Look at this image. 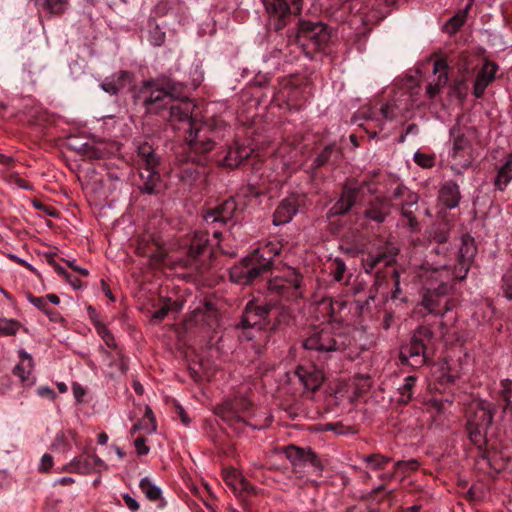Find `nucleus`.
Here are the masks:
<instances>
[{
    "label": "nucleus",
    "instance_id": "nucleus-57",
    "mask_svg": "<svg viewBox=\"0 0 512 512\" xmlns=\"http://www.w3.org/2000/svg\"><path fill=\"white\" fill-rule=\"evenodd\" d=\"M53 466V457L50 454H44L41 458L38 470L47 473Z\"/></svg>",
    "mask_w": 512,
    "mask_h": 512
},
{
    "label": "nucleus",
    "instance_id": "nucleus-18",
    "mask_svg": "<svg viewBox=\"0 0 512 512\" xmlns=\"http://www.w3.org/2000/svg\"><path fill=\"white\" fill-rule=\"evenodd\" d=\"M295 373L304 389L310 392L318 390L324 380L323 371L314 365L299 366Z\"/></svg>",
    "mask_w": 512,
    "mask_h": 512
},
{
    "label": "nucleus",
    "instance_id": "nucleus-58",
    "mask_svg": "<svg viewBox=\"0 0 512 512\" xmlns=\"http://www.w3.org/2000/svg\"><path fill=\"white\" fill-rule=\"evenodd\" d=\"M381 114L382 116L387 119V120H392L395 118L396 114L394 112V106L392 104H384L382 107H381Z\"/></svg>",
    "mask_w": 512,
    "mask_h": 512
},
{
    "label": "nucleus",
    "instance_id": "nucleus-14",
    "mask_svg": "<svg viewBox=\"0 0 512 512\" xmlns=\"http://www.w3.org/2000/svg\"><path fill=\"white\" fill-rule=\"evenodd\" d=\"M498 69L499 67L496 63L490 60L484 61L476 74L473 85V95L476 98H481L484 95L486 88L495 80Z\"/></svg>",
    "mask_w": 512,
    "mask_h": 512
},
{
    "label": "nucleus",
    "instance_id": "nucleus-55",
    "mask_svg": "<svg viewBox=\"0 0 512 512\" xmlns=\"http://www.w3.org/2000/svg\"><path fill=\"white\" fill-rule=\"evenodd\" d=\"M333 265H334V271H333L334 279L336 281H341L343 278V274L346 270L345 263L341 259L336 258L333 262Z\"/></svg>",
    "mask_w": 512,
    "mask_h": 512
},
{
    "label": "nucleus",
    "instance_id": "nucleus-29",
    "mask_svg": "<svg viewBox=\"0 0 512 512\" xmlns=\"http://www.w3.org/2000/svg\"><path fill=\"white\" fill-rule=\"evenodd\" d=\"M20 362L13 368V374L17 376L22 383L29 385L34 384V380H30L31 373L34 369L32 356L24 350L19 351Z\"/></svg>",
    "mask_w": 512,
    "mask_h": 512
},
{
    "label": "nucleus",
    "instance_id": "nucleus-28",
    "mask_svg": "<svg viewBox=\"0 0 512 512\" xmlns=\"http://www.w3.org/2000/svg\"><path fill=\"white\" fill-rule=\"evenodd\" d=\"M390 214V204L385 198L376 197L373 199L368 208L364 211V217L366 219L382 223L386 217Z\"/></svg>",
    "mask_w": 512,
    "mask_h": 512
},
{
    "label": "nucleus",
    "instance_id": "nucleus-64",
    "mask_svg": "<svg viewBox=\"0 0 512 512\" xmlns=\"http://www.w3.org/2000/svg\"><path fill=\"white\" fill-rule=\"evenodd\" d=\"M344 306V302H341L339 300L330 301L329 307H330V315L333 316L334 314L338 313L339 310Z\"/></svg>",
    "mask_w": 512,
    "mask_h": 512
},
{
    "label": "nucleus",
    "instance_id": "nucleus-61",
    "mask_svg": "<svg viewBox=\"0 0 512 512\" xmlns=\"http://www.w3.org/2000/svg\"><path fill=\"white\" fill-rule=\"evenodd\" d=\"M123 500L130 510L136 511L139 509V503L137 502V500L135 498H133L129 494H124Z\"/></svg>",
    "mask_w": 512,
    "mask_h": 512
},
{
    "label": "nucleus",
    "instance_id": "nucleus-40",
    "mask_svg": "<svg viewBox=\"0 0 512 512\" xmlns=\"http://www.w3.org/2000/svg\"><path fill=\"white\" fill-rule=\"evenodd\" d=\"M153 242L156 241L150 234L140 236L137 242L136 252L141 256L149 255V252L153 249Z\"/></svg>",
    "mask_w": 512,
    "mask_h": 512
},
{
    "label": "nucleus",
    "instance_id": "nucleus-54",
    "mask_svg": "<svg viewBox=\"0 0 512 512\" xmlns=\"http://www.w3.org/2000/svg\"><path fill=\"white\" fill-rule=\"evenodd\" d=\"M7 181L9 184H14L18 186L19 188L30 190L32 189V185L29 183H26L17 173H12L7 177Z\"/></svg>",
    "mask_w": 512,
    "mask_h": 512
},
{
    "label": "nucleus",
    "instance_id": "nucleus-36",
    "mask_svg": "<svg viewBox=\"0 0 512 512\" xmlns=\"http://www.w3.org/2000/svg\"><path fill=\"white\" fill-rule=\"evenodd\" d=\"M191 161L192 163H185L179 171L180 180L186 184L194 183L199 177V171L195 163L197 165L199 164L196 161H193L192 159Z\"/></svg>",
    "mask_w": 512,
    "mask_h": 512
},
{
    "label": "nucleus",
    "instance_id": "nucleus-25",
    "mask_svg": "<svg viewBox=\"0 0 512 512\" xmlns=\"http://www.w3.org/2000/svg\"><path fill=\"white\" fill-rule=\"evenodd\" d=\"M132 82V75L127 71H118L106 78L101 88L110 95H117L119 92L128 87Z\"/></svg>",
    "mask_w": 512,
    "mask_h": 512
},
{
    "label": "nucleus",
    "instance_id": "nucleus-2",
    "mask_svg": "<svg viewBox=\"0 0 512 512\" xmlns=\"http://www.w3.org/2000/svg\"><path fill=\"white\" fill-rule=\"evenodd\" d=\"M228 130V125L218 118L192 123L185 137L190 159L204 166L207 163L206 155L215 148L218 140L224 138Z\"/></svg>",
    "mask_w": 512,
    "mask_h": 512
},
{
    "label": "nucleus",
    "instance_id": "nucleus-9",
    "mask_svg": "<svg viewBox=\"0 0 512 512\" xmlns=\"http://www.w3.org/2000/svg\"><path fill=\"white\" fill-rule=\"evenodd\" d=\"M208 232L196 231L190 241L187 257L172 262L174 267H182L202 273L200 257L208 250Z\"/></svg>",
    "mask_w": 512,
    "mask_h": 512
},
{
    "label": "nucleus",
    "instance_id": "nucleus-31",
    "mask_svg": "<svg viewBox=\"0 0 512 512\" xmlns=\"http://www.w3.org/2000/svg\"><path fill=\"white\" fill-rule=\"evenodd\" d=\"M418 200L419 197L416 193H408V200H404V202L400 203L402 216L407 219L411 229H415L418 225L415 217Z\"/></svg>",
    "mask_w": 512,
    "mask_h": 512
},
{
    "label": "nucleus",
    "instance_id": "nucleus-11",
    "mask_svg": "<svg viewBox=\"0 0 512 512\" xmlns=\"http://www.w3.org/2000/svg\"><path fill=\"white\" fill-rule=\"evenodd\" d=\"M263 5L275 31L283 30L294 14L286 0H263Z\"/></svg>",
    "mask_w": 512,
    "mask_h": 512
},
{
    "label": "nucleus",
    "instance_id": "nucleus-35",
    "mask_svg": "<svg viewBox=\"0 0 512 512\" xmlns=\"http://www.w3.org/2000/svg\"><path fill=\"white\" fill-rule=\"evenodd\" d=\"M512 382L509 379L501 381L500 397L505 402L504 412L512 420Z\"/></svg>",
    "mask_w": 512,
    "mask_h": 512
},
{
    "label": "nucleus",
    "instance_id": "nucleus-63",
    "mask_svg": "<svg viewBox=\"0 0 512 512\" xmlns=\"http://www.w3.org/2000/svg\"><path fill=\"white\" fill-rule=\"evenodd\" d=\"M169 310L170 307L168 305H164L153 313L152 318L161 321L168 315Z\"/></svg>",
    "mask_w": 512,
    "mask_h": 512
},
{
    "label": "nucleus",
    "instance_id": "nucleus-5",
    "mask_svg": "<svg viewBox=\"0 0 512 512\" xmlns=\"http://www.w3.org/2000/svg\"><path fill=\"white\" fill-rule=\"evenodd\" d=\"M451 290L452 286L447 282L441 281L437 287H434L431 282L423 295L422 305L429 313L444 315L455 305L454 300L449 296Z\"/></svg>",
    "mask_w": 512,
    "mask_h": 512
},
{
    "label": "nucleus",
    "instance_id": "nucleus-27",
    "mask_svg": "<svg viewBox=\"0 0 512 512\" xmlns=\"http://www.w3.org/2000/svg\"><path fill=\"white\" fill-rule=\"evenodd\" d=\"M138 171L141 180L139 183L140 191L146 194L156 193L157 186L161 182V176L157 171V167L138 168Z\"/></svg>",
    "mask_w": 512,
    "mask_h": 512
},
{
    "label": "nucleus",
    "instance_id": "nucleus-51",
    "mask_svg": "<svg viewBox=\"0 0 512 512\" xmlns=\"http://www.w3.org/2000/svg\"><path fill=\"white\" fill-rule=\"evenodd\" d=\"M27 300L35 307H37L39 310H41L43 313L48 308L47 301L45 297H36L32 293L27 292L26 293Z\"/></svg>",
    "mask_w": 512,
    "mask_h": 512
},
{
    "label": "nucleus",
    "instance_id": "nucleus-47",
    "mask_svg": "<svg viewBox=\"0 0 512 512\" xmlns=\"http://www.w3.org/2000/svg\"><path fill=\"white\" fill-rule=\"evenodd\" d=\"M413 158L415 163L423 168H431L435 164V157L431 154L417 151Z\"/></svg>",
    "mask_w": 512,
    "mask_h": 512
},
{
    "label": "nucleus",
    "instance_id": "nucleus-41",
    "mask_svg": "<svg viewBox=\"0 0 512 512\" xmlns=\"http://www.w3.org/2000/svg\"><path fill=\"white\" fill-rule=\"evenodd\" d=\"M21 324L14 319L2 318L0 319V335L11 336L15 335Z\"/></svg>",
    "mask_w": 512,
    "mask_h": 512
},
{
    "label": "nucleus",
    "instance_id": "nucleus-38",
    "mask_svg": "<svg viewBox=\"0 0 512 512\" xmlns=\"http://www.w3.org/2000/svg\"><path fill=\"white\" fill-rule=\"evenodd\" d=\"M139 487L145 494L146 498L150 501L159 500L162 496L161 489L155 484H153L148 477H144L141 479Z\"/></svg>",
    "mask_w": 512,
    "mask_h": 512
},
{
    "label": "nucleus",
    "instance_id": "nucleus-50",
    "mask_svg": "<svg viewBox=\"0 0 512 512\" xmlns=\"http://www.w3.org/2000/svg\"><path fill=\"white\" fill-rule=\"evenodd\" d=\"M79 150L89 158H100L102 157V150L98 145H91L85 143Z\"/></svg>",
    "mask_w": 512,
    "mask_h": 512
},
{
    "label": "nucleus",
    "instance_id": "nucleus-23",
    "mask_svg": "<svg viewBox=\"0 0 512 512\" xmlns=\"http://www.w3.org/2000/svg\"><path fill=\"white\" fill-rule=\"evenodd\" d=\"M448 65L442 59H437L433 64V73L436 76L427 86L426 93L430 98H434L440 93L448 82Z\"/></svg>",
    "mask_w": 512,
    "mask_h": 512
},
{
    "label": "nucleus",
    "instance_id": "nucleus-10",
    "mask_svg": "<svg viewBox=\"0 0 512 512\" xmlns=\"http://www.w3.org/2000/svg\"><path fill=\"white\" fill-rule=\"evenodd\" d=\"M329 40L327 26L322 22H311L300 20L296 34V41L305 45L306 41L313 44L315 49H319Z\"/></svg>",
    "mask_w": 512,
    "mask_h": 512
},
{
    "label": "nucleus",
    "instance_id": "nucleus-49",
    "mask_svg": "<svg viewBox=\"0 0 512 512\" xmlns=\"http://www.w3.org/2000/svg\"><path fill=\"white\" fill-rule=\"evenodd\" d=\"M468 147V142L463 137H457L454 140L453 147L451 150V156L453 160H457L460 156L461 152L464 151Z\"/></svg>",
    "mask_w": 512,
    "mask_h": 512
},
{
    "label": "nucleus",
    "instance_id": "nucleus-1",
    "mask_svg": "<svg viewBox=\"0 0 512 512\" xmlns=\"http://www.w3.org/2000/svg\"><path fill=\"white\" fill-rule=\"evenodd\" d=\"M185 85L167 77L144 81L133 95L134 104L146 114H160L168 108L171 100L180 98Z\"/></svg>",
    "mask_w": 512,
    "mask_h": 512
},
{
    "label": "nucleus",
    "instance_id": "nucleus-3",
    "mask_svg": "<svg viewBox=\"0 0 512 512\" xmlns=\"http://www.w3.org/2000/svg\"><path fill=\"white\" fill-rule=\"evenodd\" d=\"M470 440L479 448L486 444V436L494 418L493 405L485 400L472 401L466 412Z\"/></svg>",
    "mask_w": 512,
    "mask_h": 512
},
{
    "label": "nucleus",
    "instance_id": "nucleus-30",
    "mask_svg": "<svg viewBox=\"0 0 512 512\" xmlns=\"http://www.w3.org/2000/svg\"><path fill=\"white\" fill-rule=\"evenodd\" d=\"M461 195L459 186L453 181H447L440 189L439 200L448 208L458 206Z\"/></svg>",
    "mask_w": 512,
    "mask_h": 512
},
{
    "label": "nucleus",
    "instance_id": "nucleus-56",
    "mask_svg": "<svg viewBox=\"0 0 512 512\" xmlns=\"http://www.w3.org/2000/svg\"><path fill=\"white\" fill-rule=\"evenodd\" d=\"M98 333L102 336L103 340L105 341L106 345L109 347H115V340L110 331L107 329L106 326H99L98 327Z\"/></svg>",
    "mask_w": 512,
    "mask_h": 512
},
{
    "label": "nucleus",
    "instance_id": "nucleus-37",
    "mask_svg": "<svg viewBox=\"0 0 512 512\" xmlns=\"http://www.w3.org/2000/svg\"><path fill=\"white\" fill-rule=\"evenodd\" d=\"M417 378L415 376H407L404 383L399 387V403L407 404L413 396V388L416 384Z\"/></svg>",
    "mask_w": 512,
    "mask_h": 512
},
{
    "label": "nucleus",
    "instance_id": "nucleus-33",
    "mask_svg": "<svg viewBox=\"0 0 512 512\" xmlns=\"http://www.w3.org/2000/svg\"><path fill=\"white\" fill-rule=\"evenodd\" d=\"M512 180V153L508 155L504 164L498 169L494 179V185L497 189L503 190Z\"/></svg>",
    "mask_w": 512,
    "mask_h": 512
},
{
    "label": "nucleus",
    "instance_id": "nucleus-44",
    "mask_svg": "<svg viewBox=\"0 0 512 512\" xmlns=\"http://www.w3.org/2000/svg\"><path fill=\"white\" fill-rule=\"evenodd\" d=\"M420 464L417 459H409L406 461H397L395 463V471L394 473H402L407 474L412 471H416L419 468Z\"/></svg>",
    "mask_w": 512,
    "mask_h": 512
},
{
    "label": "nucleus",
    "instance_id": "nucleus-42",
    "mask_svg": "<svg viewBox=\"0 0 512 512\" xmlns=\"http://www.w3.org/2000/svg\"><path fill=\"white\" fill-rule=\"evenodd\" d=\"M390 458L383 456L381 454H372L364 457V462H366L372 469L377 470L384 468L387 463L390 462Z\"/></svg>",
    "mask_w": 512,
    "mask_h": 512
},
{
    "label": "nucleus",
    "instance_id": "nucleus-46",
    "mask_svg": "<svg viewBox=\"0 0 512 512\" xmlns=\"http://www.w3.org/2000/svg\"><path fill=\"white\" fill-rule=\"evenodd\" d=\"M67 0H46L45 8L50 14L61 15L67 7Z\"/></svg>",
    "mask_w": 512,
    "mask_h": 512
},
{
    "label": "nucleus",
    "instance_id": "nucleus-26",
    "mask_svg": "<svg viewBox=\"0 0 512 512\" xmlns=\"http://www.w3.org/2000/svg\"><path fill=\"white\" fill-rule=\"evenodd\" d=\"M134 161L138 168L158 167L159 165V158L148 142L136 145Z\"/></svg>",
    "mask_w": 512,
    "mask_h": 512
},
{
    "label": "nucleus",
    "instance_id": "nucleus-39",
    "mask_svg": "<svg viewBox=\"0 0 512 512\" xmlns=\"http://www.w3.org/2000/svg\"><path fill=\"white\" fill-rule=\"evenodd\" d=\"M469 8V5L466 9ZM466 13L467 10H465L462 13H457L456 15L452 16L445 24L444 28L445 31L449 34H455L465 23L466 21Z\"/></svg>",
    "mask_w": 512,
    "mask_h": 512
},
{
    "label": "nucleus",
    "instance_id": "nucleus-4",
    "mask_svg": "<svg viewBox=\"0 0 512 512\" xmlns=\"http://www.w3.org/2000/svg\"><path fill=\"white\" fill-rule=\"evenodd\" d=\"M433 332L425 326L419 327L411 337L409 344L400 348L399 359L403 364L418 368L426 364V347L431 342Z\"/></svg>",
    "mask_w": 512,
    "mask_h": 512
},
{
    "label": "nucleus",
    "instance_id": "nucleus-21",
    "mask_svg": "<svg viewBox=\"0 0 512 512\" xmlns=\"http://www.w3.org/2000/svg\"><path fill=\"white\" fill-rule=\"evenodd\" d=\"M253 152L250 146L235 142L229 147L226 156L219 162V165L229 169L239 167L243 161L248 159Z\"/></svg>",
    "mask_w": 512,
    "mask_h": 512
},
{
    "label": "nucleus",
    "instance_id": "nucleus-8",
    "mask_svg": "<svg viewBox=\"0 0 512 512\" xmlns=\"http://www.w3.org/2000/svg\"><path fill=\"white\" fill-rule=\"evenodd\" d=\"M279 248L274 245H267L261 249L255 250L246 257L248 267V284L253 283L262 274L268 272L272 266V258L278 255Z\"/></svg>",
    "mask_w": 512,
    "mask_h": 512
},
{
    "label": "nucleus",
    "instance_id": "nucleus-15",
    "mask_svg": "<svg viewBox=\"0 0 512 512\" xmlns=\"http://www.w3.org/2000/svg\"><path fill=\"white\" fill-rule=\"evenodd\" d=\"M192 320L201 327L215 329L219 324V311L212 302L206 301L193 311Z\"/></svg>",
    "mask_w": 512,
    "mask_h": 512
},
{
    "label": "nucleus",
    "instance_id": "nucleus-62",
    "mask_svg": "<svg viewBox=\"0 0 512 512\" xmlns=\"http://www.w3.org/2000/svg\"><path fill=\"white\" fill-rule=\"evenodd\" d=\"M326 431H334L336 434H345L347 431L340 423H328L324 428Z\"/></svg>",
    "mask_w": 512,
    "mask_h": 512
},
{
    "label": "nucleus",
    "instance_id": "nucleus-34",
    "mask_svg": "<svg viewBox=\"0 0 512 512\" xmlns=\"http://www.w3.org/2000/svg\"><path fill=\"white\" fill-rule=\"evenodd\" d=\"M248 267L246 257L238 264L231 267L229 271L230 279L232 282L240 285H248Z\"/></svg>",
    "mask_w": 512,
    "mask_h": 512
},
{
    "label": "nucleus",
    "instance_id": "nucleus-53",
    "mask_svg": "<svg viewBox=\"0 0 512 512\" xmlns=\"http://www.w3.org/2000/svg\"><path fill=\"white\" fill-rule=\"evenodd\" d=\"M75 468L83 469V471H76L78 474H88L92 470V463L88 458H74Z\"/></svg>",
    "mask_w": 512,
    "mask_h": 512
},
{
    "label": "nucleus",
    "instance_id": "nucleus-45",
    "mask_svg": "<svg viewBox=\"0 0 512 512\" xmlns=\"http://www.w3.org/2000/svg\"><path fill=\"white\" fill-rule=\"evenodd\" d=\"M224 479L235 493L238 492V482L244 483V476L234 469L226 471Z\"/></svg>",
    "mask_w": 512,
    "mask_h": 512
},
{
    "label": "nucleus",
    "instance_id": "nucleus-43",
    "mask_svg": "<svg viewBox=\"0 0 512 512\" xmlns=\"http://www.w3.org/2000/svg\"><path fill=\"white\" fill-rule=\"evenodd\" d=\"M152 245L153 249L149 252V255H145V257H149L154 265L164 263L167 257L165 250L157 242H153Z\"/></svg>",
    "mask_w": 512,
    "mask_h": 512
},
{
    "label": "nucleus",
    "instance_id": "nucleus-59",
    "mask_svg": "<svg viewBox=\"0 0 512 512\" xmlns=\"http://www.w3.org/2000/svg\"><path fill=\"white\" fill-rule=\"evenodd\" d=\"M134 444L138 455L148 454L149 447L145 444V439L143 437L137 438Z\"/></svg>",
    "mask_w": 512,
    "mask_h": 512
},
{
    "label": "nucleus",
    "instance_id": "nucleus-20",
    "mask_svg": "<svg viewBox=\"0 0 512 512\" xmlns=\"http://www.w3.org/2000/svg\"><path fill=\"white\" fill-rule=\"evenodd\" d=\"M361 187L352 184H345L340 198L331 208L333 215H343L347 213L355 204Z\"/></svg>",
    "mask_w": 512,
    "mask_h": 512
},
{
    "label": "nucleus",
    "instance_id": "nucleus-22",
    "mask_svg": "<svg viewBox=\"0 0 512 512\" xmlns=\"http://www.w3.org/2000/svg\"><path fill=\"white\" fill-rule=\"evenodd\" d=\"M270 312V306L248 303L243 315L242 325L245 328L263 326Z\"/></svg>",
    "mask_w": 512,
    "mask_h": 512
},
{
    "label": "nucleus",
    "instance_id": "nucleus-7",
    "mask_svg": "<svg viewBox=\"0 0 512 512\" xmlns=\"http://www.w3.org/2000/svg\"><path fill=\"white\" fill-rule=\"evenodd\" d=\"M303 277L291 271L289 277H275L268 282V290L286 301H293L303 296Z\"/></svg>",
    "mask_w": 512,
    "mask_h": 512
},
{
    "label": "nucleus",
    "instance_id": "nucleus-13",
    "mask_svg": "<svg viewBox=\"0 0 512 512\" xmlns=\"http://www.w3.org/2000/svg\"><path fill=\"white\" fill-rule=\"evenodd\" d=\"M476 253L477 248L474 238L468 234L463 235L458 252V264L452 273L454 279L463 280L466 278Z\"/></svg>",
    "mask_w": 512,
    "mask_h": 512
},
{
    "label": "nucleus",
    "instance_id": "nucleus-12",
    "mask_svg": "<svg viewBox=\"0 0 512 512\" xmlns=\"http://www.w3.org/2000/svg\"><path fill=\"white\" fill-rule=\"evenodd\" d=\"M251 407V402L241 396L226 400L216 408V414L230 424L243 422L244 413Z\"/></svg>",
    "mask_w": 512,
    "mask_h": 512
},
{
    "label": "nucleus",
    "instance_id": "nucleus-48",
    "mask_svg": "<svg viewBox=\"0 0 512 512\" xmlns=\"http://www.w3.org/2000/svg\"><path fill=\"white\" fill-rule=\"evenodd\" d=\"M501 290L503 296L512 301V274L506 271L502 277Z\"/></svg>",
    "mask_w": 512,
    "mask_h": 512
},
{
    "label": "nucleus",
    "instance_id": "nucleus-32",
    "mask_svg": "<svg viewBox=\"0 0 512 512\" xmlns=\"http://www.w3.org/2000/svg\"><path fill=\"white\" fill-rule=\"evenodd\" d=\"M394 261L395 254L383 252L376 255L369 254L365 259H363L362 264L365 271L367 273H371L378 264L383 263L385 266H388Z\"/></svg>",
    "mask_w": 512,
    "mask_h": 512
},
{
    "label": "nucleus",
    "instance_id": "nucleus-17",
    "mask_svg": "<svg viewBox=\"0 0 512 512\" xmlns=\"http://www.w3.org/2000/svg\"><path fill=\"white\" fill-rule=\"evenodd\" d=\"M179 102L176 104H169V121L171 122H183L188 125L192 123H196L197 121L192 119V113L194 111L195 105L184 96H180Z\"/></svg>",
    "mask_w": 512,
    "mask_h": 512
},
{
    "label": "nucleus",
    "instance_id": "nucleus-60",
    "mask_svg": "<svg viewBox=\"0 0 512 512\" xmlns=\"http://www.w3.org/2000/svg\"><path fill=\"white\" fill-rule=\"evenodd\" d=\"M408 193H412V192L404 186H397L395 188V190L393 191L392 198H393V200H397L400 197H405V200H408Z\"/></svg>",
    "mask_w": 512,
    "mask_h": 512
},
{
    "label": "nucleus",
    "instance_id": "nucleus-24",
    "mask_svg": "<svg viewBox=\"0 0 512 512\" xmlns=\"http://www.w3.org/2000/svg\"><path fill=\"white\" fill-rule=\"evenodd\" d=\"M298 212V201L295 197L283 199L277 206L273 215V224L275 226L290 222Z\"/></svg>",
    "mask_w": 512,
    "mask_h": 512
},
{
    "label": "nucleus",
    "instance_id": "nucleus-52",
    "mask_svg": "<svg viewBox=\"0 0 512 512\" xmlns=\"http://www.w3.org/2000/svg\"><path fill=\"white\" fill-rule=\"evenodd\" d=\"M332 154V148L330 146H326L319 155L314 160L315 167H321L325 165L330 159Z\"/></svg>",
    "mask_w": 512,
    "mask_h": 512
},
{
    "label": "nucleus",
    "instance_id": "nucleus-16",
    "mask_svg": "<svg viewBox=\"0 0 512 512\" xmlns=\"http://www.w3.org/2000/svg\"><path fill=\"white\" fill-rule=\"evenodd\" d=\"M237 211V205L234 198L225 200L212 210H209L204 215V221L207 225L221 223L227 224L233 220L234 214Z\"/></svg>",
    "mask_w": 512,
    "mask_h": 512
},
{
    "label": "nucleus",
    "instance_id": "nucleus-19",
    "mask_svg": "<svg viewBox=\"0 0 512 512\" xmlns=\"http://www.w3.org/2000/svg\"><path fill=\"white\" fill-rule=\"evenodd\" d=\"M285 455L294 466H301L308 463L317 469L321 468L320 460L310 448L304 449L290 445L285 449Z\"/></svg>",
    "mask_w": 512,
    "mask_h": 512
},
{
    "label": "nucleus",
    "instance_id": "nucleus-6",
    "mask_svg": "<svg viewBox=\"0 0 512 512\" xmlns=\"http://www.w3.org/2000/svg\"><path fill=\"white\" fill-rule=\"evenodd\" d=\"M303 346L307 350H314L319 353H329L335 351H344L347 347L345 337L341 334L333 333L329 328H323L313 332L304 342Z\"/></svg>",
    "mask_w": 512,
    "mask_h": 512
}]
</instances>
